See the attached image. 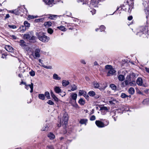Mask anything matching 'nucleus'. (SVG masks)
Returning a JSON list of instances; mask_svg holds the SVG:
<instances>
[{"label":"nucleus","mask_w":149,"mask_h":149,"mask_svg":"<svg viewBox=\"0 0 149 149\" xmlns=\"http://www.w3.org/2000/svg\"><path fill=\"white\" fill-rule=\"evenodd\" d=\"M59 94L62 97L64 96L66 94L65 92L62 91H61V92H60V93Z\"/></svg>","instance_id":"obj_44"},{"label":"nucleus","mask_w":149,"mask_h":149,"mask_svg":"<svg viewBox=\"0 0 149 149\" xmlns=\"http://www.w3.org/2000/svg\"><path fill=\"white\" fill-rule=\"evenodd\" d=\"M84 96L86 99H89V97L87 95H86V94Z\"/></svg>","instance_id":"obj_58"},{"label":"nucleus","mask_w":149,"mask_h":149,"mask_svg":"<svg viewBox=\"0 0 149 149\" xmlns=\"http://www.w3.org/2000/svg\"><path fill=\"white\" fill-rule=\"evenodd\" d=\"M110 87L113 90H115L116 88V86L113 84H111L110 85Z\"/></svg>","instance_id":"obj_39"},{"label":"nucleus","mask_w":149,"mask_h":149,"mask_svg":"<svg viewBox=\"0 0 149 149\" xmlns=\"http://www.w3.org/2000/svg\"><path fill=\"white\" fill-rule=\"evenodd\" d=\"M132 19V16H130L128 17V19L129 20H131Z\"/></svg>","instance_id":"obj_59"},{"label":"nucleus","mask_w":149,"mask_h":149,"mask_svg":"<svg viewBox=\"0 0 149 149\" xmlns=\"http://www.w3.org/2000/svg\"><path fill=\"white\" fill-rule=\"evenodd\" d=\"M118 78L119 81H123L125 79V76L122 74H119L118 75Z\"/></svg>","instance_id":"obj_15"},{"label":"nucleus","mask_w":149,"mask_h":149,"mask_svg":"<svg viewBox=\"0 0 149 149\" xmlns=\"http://www.w3.org/2000/svg\"><path fill=\"white\" fill-rule=\"evenodd\" d=\"M40 50L39 49H36L35 52V58H39L40 56Z\"/></svg>","instance_id":"obj_11"},{"label":"nucleus","mask_w":149,"mask_h":149,"mask_svg":"<svg viewBox=\"0 0 149 149\" xmlns=\"http://www.w3.org/2000/svg\"><path fill=\"white\" fill-rule=\"evenodd\" d=\"M101 113L102 114H104V113H103L105 112V111L107 112L108 109L107 107H103L101 108Z\"/></svg>","instance_id":"obj_16"},{"label":"nucleus","mask_w":149,"mask_h":149,"mask_svg":"<svg viewBox=\"0 0 149 149\" xmlns=\"http://www.w3.org/2000/svg\"><path fill=\"white\" fill-rule=\"evenodd\" d=\"M19 29V31H24L26 30V27L24 26H20L18 30Z\"/></svg>","instance_id":"obj_35"},{"label":"nucleus","mask_w":149,"mask_h":149,"mask_svg":"<svg viewBox=\"0 0 149 149\" xmlns=\"http://www.w3.org/2000/svg\"><path fill=\"white\" fill-rule=\"evenodd\" d=\"M24 24L25 26V27H29L30 26V24L26 21H24Z\"/></svg>","instance_id":"obj_32"},{"label":"nucleus","mask_w":149,"mask_h":149,"mask_svg":"<svg viewBox=\"0 0 149 149\" xmlns=\"http://www.w3.org/2000/svg\"><path fill=\"white\" fill-rule=\"evenodd\" d=\"M36 17H37L35 16L29 15L28 16V18L29 19H33L34 18H36Z\"/></svg>","instance_id":"obj_50"},{"label":"nucleus","mask_w":149,"mask_h":149,"mask_svg":"<svg viewBox=\"0 0 149 149\" xmlns=\"http://www.w3.org/2000/svg\"><path fill=\"white\" fill-rule=\"evenodd\" d=\"M109 122L108 121H106V123L104 124L105 126L108 125L109 124Z\"/></svg>","instance_id":"obj_62"},{"label":"nucleus","mask_w":149,"mask_h":149,"mask_svg":"<svg viewBox=\"0 0 149 149\" xmlns=\"http://www.w3.org/2000/svg\"><path fill=\"white\" fill-rule=\"evenodd\" d=\"M15 15H18L21 14L22 13L26 14L27 13V10L24 6L19 7L17 9H15Z\"/></svg>","instance_id":"obj_1"},{"label":"nucleus","mask_w":149,"mask_h":149,"mask_svg":"<svg viewBox=\"0 0 149 149\" xmlns=\"http://www.w3.org/2000/svg\"><path fill=\"white\" fill-rule=\"evenodd\" d=\"M15 10L10 11V12L15 14Z\"/></svg>","instance_id":"obj_57"},{"label":"nucleus","mask_w":149,"mask_h":149,"mask_svg":"<svg viewBox=\"0 0 149 149\" xmlns=\"http://www.w3.org/2000/svg\"><path fill=\"white\" fill-rule=\"evenodd\" d=\"M136 84L135 81H130L129 85L130 86H136Z\"/></svg>","instance_id":"obj_26"},{"label":"nucleus","mask_w":149,"mask_h":149,"mask_svg":"<svg viewBox=\"0 0 149 149\" xmlns=\"http://www.w3.org/2000/svg\"><path fill=\"white\" fill-rule=\"evenodd\" d=\"M105 68L106 69H109L107 74L108 76L113 74L116 72L114 69L112 68L111 65H107L105 66Z\"/></svg>","instance_id":"obj_5"},{"label":"nucleus","mask_w":149,"mask_h":149,"mask_svg":"<svg viewBox=\"0 0 149 149\" xmlns=\"http://www.w3.org/2000/svg\"><path fill=\"white\" fill-rule=\"evenodd\" d=\"M10 16L9 15V14H7L6 15V16L5 17V19H6L7 18H9L10 17Z\"/></svg>","instance_id":"obj_56"},{"label":"nucleus","mask_w":149,"mask_h":149,"mask_svg":"<svg viewBox=\"0 0 149 149\" xmlns=\"http://www.w3.org/2000/svg\"><path fill=\"white\" fill-rule=\"evenodd\" d=\"M120 97L122 98H125L128 97V96L124 93H122L121 94Z\"/></svg>","instance_id":"obj_43"},{"label":"nucleus","mask_w":149,"mask_h":149,"mask_svg":"<svg viewBox=\"0 0 149 149\" xmlns=\"http://www.w3.org/2000/svg\"><path fill=\"white\" fill-rule=\"evenodd\" d=\"M105 29V27L103 25H102L100 27V31H102Z\"/></svg>","instance_id":"obj_47"},{"label":"nucleus","mask_w":149,"mask_h":149,"mask_svg":"<svg viewBox=\"0 0 149 149\" xmlns=\"http://www.w3.org/2000/svg\"><path fill=\"white\" fill-rule=\"evenodd\" d=\"M54 91L56 93H60V92H61V91L59 87L58 86H55L54 88Z\"/></svg>","instance_id":"obj_17"},{"label":"nucleus","mask_w":149,"mask_h":149,"mask_svg":"<svg viewBox=\"0 0 149 149\" xmlns=\"http://www.w3.org/2000/svg\"><path fill=\"white\" fill-rule=\"evenodd\" d=\"M48 137L50 139H53L55 138L54 134L52 132H49L47 134Z\"/></svg>","instance_id":"obj_14"},{"label":"nucleus","mask_w":149,"mask_h":149,"mask_svg":"<svg viewBox=\"0 0 149 149\" xmlns=\"http://www.w3.org/2000/svg\"><path fill=\"white\" fill-rule=\"evenodd\" d=\"M22 84H24V85L25 86V88L28 90V89H27V86H28V85H27L25 82H24L23 81L21 82L20 85H21Z\"/></svg>","instance_id":"obj_40"},{"label":"nucleus","mask_w":149,"mask_h":149,"mask_svg":"<svg viewBox=\"0 0 149 149\" xmlns=\"http://www.w3.org/2000/svg\"><path fill=\"white\" fill-rule=\"evenodd\" d=\"M93 86L95 88H97L99 86V84L96 82H94L93 83Z\"/></svg>","instance_id":"obj_36"},{"label":"nucleus","mask_w":149,"mask_h":149,"mask_svg":"<svg viewBox=\"0 0 149 149\" xmlns=\"http://www.w3.org/2000/svg\"><path fill=\"white\" fill-rule=\"evenodd\" d=\"M42 66L43 67H44L45 68H47V69H52V67L51 66H46L45 65H42Z\"/></svg>","instance_id":"obj_42"},{"label":"nucleus","mask_w":149,"mask_h":149,"mask_svg":"<svg viewBox=\"0 0 149 149\" xmlns=\"http://www.w3.org/2000/svg\"><path fill=\"white\" fill-rule=\"evenodd\" d=\"M6 49L8 52H13V48L9 45H6L5 47Z\"/></svg>","instance_id":"obj_12"},{"label":"nucleus","mask_w":149,"mask_h":149,"mask_svg":"<svg viewBox=\"0 0 149 149\" xmlns=\"http://www.w3.org/2000/svg\"><path fill=\"white\" fill-rule=\"evenodd\" d=\"M88 94L89 95L91 96H93L95 95V92L93 91H89L88 93Z\"/></svg>","instance_id":"obj_34"},{"label":"nucleus","mask_w":149,"mask_h":149,"mask_svg":"<svg viewBox=\"0 0 149 149\" xmlns=\"http://www.w3.org/2000/svg\"><path fill=\"white\" fill-rule=\"evenodd\" d=\"M8 27L11 29H15L17 28V27L15 25H8Z\"/></svg>","instance_id":"obj_48"},{"label":"nucleus","mask_w":149,"mask_h":149,"mask_svg":"<svg viewBox=\"0 0 149 149\" xmlns=\"http://www.w3.org/2000/svg\"><path fill=\"white\" fill-rule=\"evenodd\" d=\"M53 78L55 80H59L61 79V78L59 77L58 74H54L53 76Z\"/></svg>","instance_id":"obj_20"},{"label":"nucleus","mask_w":149,"mask_h":149,"mask_svg":"<svg viewBox=\"0 0 149 149\" xmlns=\"http://www.w3.org/2000/svg\"><path fill=\"white\" fill-rule=\"evenodd\" d=\"M28 86H29L31 89L30 92L31 93H32L33 91V84L31 83V84L28 85Z\"/></svg>","instance_id":"obj_33"},{"label":"nucleus","mask_w":149,"mask_h":149,"mask_svg":"<svg viewBox=\"0 0 149 149\" xmlns=\"http://www.w3.org/2000/svg\"><path fill=\"white\" fill-rule=\"evenodd\" d=\"M19 43V45L23 48L25 47L26 45V43L22 40H20Z\"/></svg>","instance_id":"obj_10"},{"label":"nucleus","mask_w":149,"mask_h":149,"mask_svg":"<svg viewBox=\"0 0 149 149\" xmlns=\"http://www.w3.org/2000/svg\"><path fill=\"white\" fill-rule=\"evenodd\" d=\"M71 91H74L77 89V86L74 84H73L71 86Z\"/></svg>","instance_id":"obj_30"},{"label":"nucleus","mask_w":149,"mask_h":149,"mask_svg":"<svg viewBox=\"0 0 149 149\" xmlns=\"http://www.w3.org/2000/svg\"><path fill=\"white\" fill-rule=\"evenodd\" d=\"M47 32L48 33L52 34L53 32V30L51 28H49L47 29Z\"/></svg>","instance_id":"obj_45"},{"label":"nucleus","mask_w":149,"mask_h":149,"mask_svg":"<svg viewBox=\"0 0 149 149\" xmlns=\"http://www.w3.org/2000/svg\"><path fill=\"white\" fill-rule=\"evenodd\" d=\"M70 82L68 81L63 80L62 81V84L63 86H66L69 85Z\"/></svg>","instance_id":"obj_18"},{"label":"nucleus","mask_w":149,"mask_h":149,"mask_svg":"<svg viewBox=\"0 0 149 149\" xmlns=\"http://www.w3.org/2000/svg\"><path fill=\"white\" fill-rule=\"evenodd\" d=\"M52 25V23L50 22H45L44 25L46 27H48Z\"/></svg>","instance_id":"obj_27"},{"label":"nucleus","mask_w":149,"mask_h":149,"mask_svg":"<svg viewBox=\"0 0 149 149\" xmlns=\"http://www.w3.org/2000/svg\"><path fill=\"white\" fill-rule=\"evenodd\" d=\"M28 52H31V49L27 45H26L25 47L23 48Z\"/></svg>","instance_id":"obj_28"},{"label":"nucleus","mask_w":149,"mask_h":149,"mask_svg":"<svg viewBox=\"0 0 149 149\" xmlns=\"http://www.w3.org/2000/svg\"><path fill=\"white\" fill-rule=\"evenodd\" d=\"M77 94L74 93H72L71 95V97L72 98V99L74 100H76L77 98Z\"/></svg>","instance_id":"obj_25"},{"label":"nucleus","mask_w":149,"mask_h":149,"mask_svg":"<svg viewBox=\"0 0 149 149\" xmlns=\"http://www.w3.org/2000/svg\"><path fill=\"white\" fill-rule=\"evenodd\" d=\"M88 120L86 119H81L79 121V123L81 124H84L86 125L87 123Z\"/></svg>","instance_id":"obj_13"},{"label":"nucleus","mask_w":149,"mask_h":149,"mask_svg":"<svg viewBox=\"0 0 149 149\" xmlns=\"http://www.w3.org/2000/svg\"><path fill=\"white\" fill-rule=\"evenodd\" d=\"M38 38L39 40L43 42H48L49 38L43 34V33H40L38 36Z\"/></svg>","instance_id":"obj_2"},{"label":"nucleus","mask_w":149,"mask_h":149,"mask_svg":"<svg viewBox=\"0 0 149 149\" xmlns=\"http://www.w3.org/2000/svg\"><path fill=\"white\" fill-rule=\"evenodd\" d=\"M57 28L62 31H66V29L63 26H58Z\"/></svg>","instance_id":"obj_29"},{"label":"nucleus","mask_w":149,"mask_h":149,"mask_svg":"<svg viewBox=\"0 0 149 149\" xmlns=\"http://www.w3.org/2000/svg\"><path fill=\"white\" fill-rule=\"evenodd\" d=\"M145 69L146 70V71L148 72V73H149V68H145Z\"/></svg>","instance_id":"obj_61"},{"label":"nucleus","mask_w":149,"mask_h":149,"mask_svg":"<svg viewBox=\"0 0 149 149\" xmlns=\"http://www.w3.org/2000/svg\"><path fill=\"white\" fill-rule=\"evenodd\" d=\"M95 123L97 126L99 127H103L105 126L104 124L99 120L96 121Z\"/></svg>","instance_id":"obj_8"},{"label":"nucleus","mask_w":149,"mask_h":149,"mask_svg":"<svg viewBox=\"0 0 149 149\" xmlns=\"http://www.w3.org/2000/svg\"><path fill=\"white\" fill-rule=\"evenodd\" d=\"M48 129V126L47 125H46L44 127H43L42 129V131H45L47 130Z\"/></svg>","instance_id":"obj_51"},{"label":"nucleus","mask_w":149,"mask_h":149,"mask_svg":"<svg viewBox=\"0 0 149 149\" xmlns=\"http://www.w3.org/2000/svg\"><path fill=\"white\" fill-rule=\"evenodd\" d=\"M24 38L27 40H34L35 39V37L33 36H31L29 34H25L24 35Z\"/></svg>","instance_id":"obj_6"},{"label":"nucleus","mask_w":149,"mask_h":149,"mask_svg":"<svg viewBox=\"0 0 149 149\" xmlns=\"http://www.w3.org/2000/svg\"><path fill=\"white\" fill-rule=\"evenodd\" d=\"M96 119L95 116L94 115H92V116L90 118V120L91 121H93L95 120Z\"/></svg>","instance_id":"obj_46"},{"label":"nucleus","mask_w":149,"mask_h":149,"mask_svg":"<svg viewBox=\"0 0 149 149\" xmlns=\"http://www.w3.org/2000/svg\"><path fill=\"white\" fill-rule=\"evenodd\" d=\"M79 95H83V96H84L86 93V92L84 91L81 90L79 91Z\"/></svg>","instance_id":"obj_24"},{"label":"nucleus","mask_w":149,"mask_h":149,"mask_svg":"<svg viewBox=\"0 0 149 149\" xmlns=\"http://www.w3.org/2000/svg\"><path fill=\"white\" fill-rule=\"evenodd\" d=\"M144 104H149V98L145 99L143 101Z\"/></svg>","instance_id":"obj_37"},{"label":"nucleus","mask_w":149,"mask_h":149,"mask_svg":"<svg viewBox=\"0 0 149 149\" xmlns=\"http://www.w3.org/2000/svg\"><path fill=\"white\" fill-rule=\"evenodd\" d=\"M39 98L42 100H44L45 99V95L43 94H40L38 95Z\"/></svg>","instance_id":"obj_22"},{"label":"nucleus","mask_w":149,"mask_h":149,"mask_svg":"<svg viewBox=\"0 0 149 149\" xmlns=\"http://www.w3.org/2000/svg\"><path fill=\"white\" fill-rule=\"evenodd\" d=\"M47 103L50 105H52L54 104V103L51 100H49L47 102Z\"/></svg>","instance_id":"obj_52"},{"label":"nucleus","mask_w":149,"mask_h":149,"mask_svg":"<svg viewBox=\"0 0 149 149\" xmlns=\"http://www.w3.org/2000/svg\"><path fill=\"white\" fill-rule=\"evenodd\" d=\"M94 65H98V64L96 61H95L94 63Z\"/></svg>","instance_id":"obj_63"},{"label":"nucleus","mask_w":149,"mask_h":149,"mask_svg":"<svg viewBox=\"0 0 149 149\" xmlns=\"http://www.w3.org/2000/svg\"><path fill=\"white\" fill-rule=\"evenodd\" d=\"M44 2L47 5L50 7H52L53 4H54V0H45Z\"/></svg>","instance_id":"obj_9"},{"label":"nucleus","mask_w":149,"mask_h":149,"mask_svg":"<svg viewBox=\"0 0 149 149\" xmlns=\"http://www.w3.org/2000/svg\"><path fill=\"white\" fill-rule=\"evenodd\" d=\"M90 12L92 13V14L93 15L95 13L96 10L94 9H91Z\"/></svg>","instance_id":"obj_49"},{"label":"nucleus","mask_w":149,"mask_h":149,"mask_svg":"<svg viewBox=\"0 0 149 149\" xmlns=\"http://www.w3.org/2000/svg\"><path fill=\"white\" fill-rule=\"evenodd\" d=\"M51 97L55 101L58 102L59 100L58 98L52 92H51Z\"/></svg>","instance_id":"obj_19"},{"label":"nucleus","mask_w":149,"mask_h":149,"mask_svg":"<svg viewBox=\"0 0 149 149\" xmlns=\"http://www.w3.org/2000/svg\"><path fill=\"white\" fill-rule=\"evenodd\" d=\"M136 92L140 94H142V93L138 88L136 89Z\"/></svg>","instance_id":"obj_53"},{"label":"nucleus","mask_w":149,"mask_h":149,"mask_svg":"<svg viewBox=\"0 0 149 149\" xmlns=\"http://www.w3.org/2000/svg\"><path fill=\"white\" fill-rule=\"evenodd\" d=\"M29 73L30 75L32 77L34 76L35 74V72L32 70L29 72Z\"/></svg>","instance_id":"obj_38"},{"label":"nucleus","mask_w":149,"mask_h":149,"mask_svg":"<svg viewBox=\"0 0 149 149\" xmlns=\"http://www.w3.org/2000/svg\"><path fill=\"white\" fill-rule=\"evenodd\" d=\"M78 102L81 105H83L85 103V101L82 98H80L79 101Z\"/></svg>","instance_id":"obj_23"},{"label":"nucleus","mask_w":149,"mask_h":149,"mask_svg":"<svg viewBox=\"0 0 149 149\" xmlns=\"http://www.w3.org/2000/svg\"><path fill=\"white\" fill-rule=\"evenodd\" d=\"M136 75L133 73H131L129 75L127 76L126 79L127 80L124 81L126 86L129 85L130 81L131 80V78L135 77Z\"/></svg>","instance_id":"obj_3"},{"label":"nucleus","mask_w":149,"mask_h":149,"mask_svg":"<svg viewBox=\"0 0 149 149\" xmlns=\"http://www.w3.org/2000/svg\"><path fill=\"white\" fill-rule=\"evenodd\" d=\"M128 92L130 94L133 95L135 92V90L133 88L131 87L128 90Z\"/></svg>","instance_id":"obj_21"},{"label":"nucleus","mask_w":149,"mask_h":149,"mask_svg":"<svg viewBox=\"0 0 149 149\" xmlns=\"http://www.w3.org/2000/svg\"><path fill=\"white\" fill-rule=\"evenodd\" d=\"M57 15H49V18L52 19H54L56 17Z\"/></svg>","instance_id":"obj_41"},{"label":"nucleus","mask_w":149,"mask_h":149,"mask_svg":"<svg viewBox=\"0 0 149 149\" xmlns=\"http://www.w3.org/2000/svg\"><path fill=\"white\" fill-rule=\"evenodd\" d=\"M45 97L46 96L47 99H49L50 98L49 93L47 91L45 93Z\"/></svg>","instance_id":"obj_31"},{"label":"nucleus","mask_w":149,"mask_h":149,"mask_svg":"<svg viewBox=\"0 0 149 149\" xmlns=\"http://www.w3.org/2000/svg\"><path fill=\"white\" fill-rule=\"evenodd\" d=\"M63 116L62 118V124L65 127L68 123V115L67 113L64 112L63 113Z\"/></svg>","instance_id":"obj_4"},{"label":"nucleus","mask_w":149,"mask_h":149,"mask_svg":"<svg viewBox=\"0 0 149 149\" xmlns=\"http://www.w3.org/2000/svg\"><path fill=\"white\" fill-rule=\"evenodd\" d=\"M137 84L139 86H142L144 87L146 86L143 84V81L142 79L141 78L139 77L136 80Z\"/></svg>","instance_id":"obj_7"},{"label":"nucleus","mask_w":149,"mask_h":149,"mask_svg":"<svg viewBox=\"0 0 149 149\" xmlns=\"http://www.w3.org/2000/svg\"><path fill=\"white\" fill-rule=\"evenodd\" d=\"M81 62L82 63L84 64H86V62L84 60H81Z\"/></svg>","instance_id":"obj_60"},{"label":"nucleus","mask_w":149,"mask_h":149,"mask_svg":"<svg viewBox=\"0 0 149 149\" xmlns=\"http://www.w3.org/2000/svg\"><path fill=\"white\" fill-rule=\"evenodd\" d=\"M143 34V33L142 32H138L137 34L139 36H142Z\"/></svg>","instance_id":"obj_55"},{"label":"nucleus","mask_w":149,"mask_h":149,"mask_svg":"<svg viewBox=\"0 0 149 149\" xmlns=\"http://www.w3.org/2000/svg\"><path fill=\"white\" fill-rule=\"evenodd\" d=\"M121 86L122 87H124L126 86L124 81L121 84Z\"/></svg>","instance_id":"obj_54"},{"label":"nucleus","mask_w":149,"mask_h":149,"mask_svg":"<svg viewBox=\"0 0 149 149\" xmlns=\"http://www.w3.org/2000/svg\"><path fill=\"white\" fill-rule=\"evenodd\" d=\"M145 92L146 93H148L149 92V90L146 89L145 91Z\"/></svg>","instance_id":"obj_64"}]
</instances>
